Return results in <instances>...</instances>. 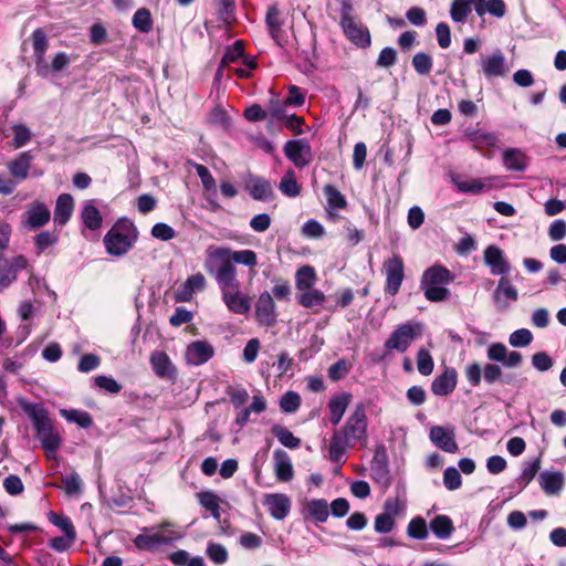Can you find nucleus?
I'll use <instances>...</instances> for the list:
<instances>
[{
  "label": "nucleus",
  "mask_w": 566,
  "mask_h": 566,
  "mask_svg": "<svg viewBox=\"0 0 566 566\" xmlns=\"http://www.w3.org/2000/svg\"><path fill=\"white\" fill-rule=\"evenodd\" d=\"M368 419L366 406L359 402L347 418L345 424L335 431L329 441V460L332 462H345V453L356 443L365 447L368 441Z\"/></svg>",
  "instance_id": "obj_1"
},
{
  "label": "nucleus",
  "mask_w": 566,
  "mask_h": 566,
  "mask_svg": "<svg viewBox=\"0 0 566 566\" xmlns=\"http://www.w3.org/2000/svg\"><path fill=\"white\" fill-rule=\"evenodd\" d=\"M207 261L205 269L208 273H221V270L231 268L233 276L237 277L234 263L254 268L258 264L256 253L252 250L233 251L229 248L210 247L206 251Z\"/></svg>",
  "instance_id": "obj_2"
},
{
  "label": "nucleus",
  "mask_w": 566,
  "mask_h": 566,
  "mask_svg": "<svg viewBox=\"0 0 566 566\" xmlns=\"http://www.w3.org/2000/svg\"><path fill=\"white\" fill-rule=\"evenodd\" d=\"M222 294V301L228 310L234 314L244 315L251 310V298L240 291V282L233 276L231 268L221 270V273H210Z\"/></svg>",
  "instance_id": "obj_3"
},
{
  "label": "nucleus",
  "mask_w": 566,
  "mask_h": 566,
  "mask_svg": "<svg viewBox=\"0 0 566 566\" xmlns=\"http://www.w3.org/2000/svg\"><path fill=\"white\" fill-rule=\"evenodd\" d=\"M24 410L33 423L42 448L50 458H54L56 450L61 446V438L53 429L48 410L40 403L28 405Z\"/></svg>",
  "instance_id": "obj_4"
},
{
  "label": "nucleus",
  "mask_w": 566,
  "mask_h": 566,
  "mask_svg": "<svg viewBox=\"0 0 566 566\" xmlns=\"http://www.w3.org/2000/svg\"><path fill=\"white\" fill-rule=\"evenodd\" d=\"M453 280L454 275L447 268L432 265L423 272L420 286L428 301L442 302L450 296V291L446 285Z\"/></svg>",
  "instance_id": "obj_5"
},
{
  "label": "nucleus",
  "mask_w": 566,
  "mask_h": 566,
  "mask_svg": "<svg viewBox=\"0 0 566 566\" xmlns=\"http://www.w3.org/2000/svg\"><path fill=\"white\" fill-rule=\"evenodd\" d=\"M171 527L170 522H164L158 526L144 527L133 539V543L138 549L148 552H154L160 546L171 545L182 537L179 531Z\"/></svg>",
  "instance_id": "obj_6"
},
{
  "label": "nucleus",
  "mask_w": 566,
  "mask_h": 566,
  "mask_svg": "<svg viewBox=\"0 0 566 566\" xmlns=\"http://www.w3.org/2000/svg\"><path fill=\"white\" fill-rule=\"evenodd\" d=\"M138 231L133 222L123 220L116 222L104 237V244L108 254L122 256L126 254L137 241Z\"/></svg>",
  "instance_id": "obj_7"
},
{
  "label": "nucleus",
  "mask_w": 566,
  "mask_h": 566,
  "mask_svg": "<svg viewBox=\"0 0 566 566\" xmlns=\"http://www.w3.org/2000/svg\"><path fill=\"white\" fill-rule=\"evenodd\" d=\"M464 375L472 387H478L482 377L489 386L495 382L511 384L514 378L512 375L504 376L501 366L493 363H488L483 367L476 361L471 363L465 367Z\"/></svg>",
  "instance_id": "obj_8"
},
{
  "label": "nucleus",
  "mask_w": 566,
  "mask_h": 566,
  "mask_svg": "<svg viewBox=\"0 0 566 566\" xmlns=\"http://www.w3.org/2000/svg\"><path fill=\"white\" fill-rule=\"evenodd\" d=\"M422 325L408 322L399 325L388 337L385 347L389 350L405 353L411 343L421 336Z\"/></svg>",
  "instance_id": "obj_9"
},
{
  "label": "nucleus",
  "mask_w": 566,
  "mask_h": 566,
  "mask_svg": "<svg viewBox=\"0 0 566 566\" xmlns=\"http://www.w3.org/2000/svg\"><path fill=\"white\" fill-rule=\"evenodd\" d=\"M482 74L485 78L504 77L509 73V65L503 52L497 49L491 54L482 55L479 61Z\"/></svg>",
  "instance_id": "obj_10"
},
{
  "label": "nucleus",
  "mask_w": 566,
  "mask_h": 566,
  "mask_svg": "<svg viewBox=\"0 0 566 566\" xmlns=\"http://www.w3.org/2000/svg\"><path fill=\"white\" fill-rule=\"evenodd\" d=\"M403 269V261L401 256L397 254L392 255L384 263V271L386 275L385 290L388 294L394 296L399 292L405 279Z\"/></svg>",
  "instance_id": "obj_11"
},
{
  "label": "nucleus",
  "mask_w": 566,
  "mask_h": 566,
  "mask_svg": "<svg viewBox=\"0 0 566 566\" xmlns=\"http://www.w3.org/2000/svg\"><path fill=\"white\" fill-rule=\"evenodd\" d=\"M50 218L51 212L48 207L41 201H33L22 216V224L29 230H35L45 226Z\"/></svg>",
  "instance_id": "obj_12"
},
{
  "label": "nucleus",
  "mask_w": 566,
  "mask_h": 566,
  "mask_svg": "<svg viewBox=\"0 0 566 566\" xmlns=\"http://www.w3.org/2000/svg\"><path fill=\"white\" fill-rule=\"evenodd\" d=\"M429 437L431 442L444 452L455 453L459 450L454 428L452 426H433L430 429Z\"/></svg>",
  "instance_id": "obj_13"
},
{
  "label": "nucleus",
  "mask_w": 566,
  "mask_h": 566,
  "mask_svg": "<svg viewBox=\"0 0 566 566\" xmlns=\"http://www.w3.org/2000/svg\"><path fill=\"white\" fill-rule=\"evenodd\" d=\"M284 154L296 167H305L312 160L311 146L304 139L289 140Z\"/></svg>",
  "instance_id": "obj_14"
},
{
  "label": "nucleus",
  "mask_w": 566,
  "mask_h": 566,
  "mask_svg": "<svg viewBox=\"0 0 566 566\" xmlns=\"http://www.w3.org/2000/svg\"><path fill=\"white\" fill-rule=\"evenodd\" d=\"M255 314L260 324L273 326L276 322V307L273 296L268 291L262 292L255 304Z\"/></svg>",
  "instance_id": "obj_15"
},
{
  "label": "nucleus",
  "mask_w": 566,
  "mask_h": 566,
  "mask_svg": "<svg viewBox=\"0 0 566 566\" xmlns=\"http://www.w3.org/2000/svg\"><path fill=\"white\" fill-rule=\"evenodd\" d=\"M484 263L490 268L493 275L505 276L511 268L503 251L496 245H489L483 253Z\"/></svg>",
  "instance_id": "obj_16"
},
{
  "label": "nucleus",
  "mask_w": 566,
  "mask_h": 566,
  "mask_svg": "<svg viewBox=\"0 0 566 566\" xmlns=\"http://www.w3.org/2000/svg\"><path fill=\"white\" fill-rule=\"evenodd\" d=\"M493 301L499 311L506 310L511 303L518 298V292L514 285L505 277H501L497 286L493 291Z\"/></svg>",
  "instance_id": "obj_17"
},
{
  "label": "nucleus",
  "mask_w": 566,
  "mask_h": 566,
  "mask_svg": "<svg viewBox=\"0 0 566 566\" xmlns=\"http://www.w3.org/2000/svg\"><path fill=\"white\" fill-rule=\"evenodd\" d=\"M472 7L478 15L485 14L484 0H454L451 4L450 15L454 22H465Z\"/></svg>",
  "instance_id": "obj_18"
},
{
  "label": "nucleus",
  "mask_w": 566,
  "mask_h": 566,
  "mask_svg": "<svg viewBox=\"0 0 566 566\" xmlns=\"http://www.w3.org/2000/svg\"><path fill=\"white\" fill-rule=\"evenodd\" d=\"M214 355V348L206 340H195L187 346L186 360L189 365L199 366Z\"/></svg>",
  "instance_id": "obj_19"
},
{
  "label": "nucleus",
  "mask_w": 566,
  "mask_h": 566,
  "mask_svg": "<svg viewBox=\"0 0 566 566\" xmlns=\"http://www.w3.org/2000/svg\"><path fill=\"white\" fill-rule=\"evenodd\" d=\"M28 261L23 255H17L11 260L3 258V264L0 266V287H8L18 276L19 271L25 269Z\"/></svg>",
  "instance_id": "obj_20"
},
{
  "label": "nucleus",
  "mask_w": 566,
  "mask_h": 566,
  "mask_svg": "<svg viewBox=\"0 0 566 566\" xmlns=\"http://www.w3.org/2000/svg\"><path fill=\"white\" fill-rule=\"evenodd\" d=\"M206 277L202 273H196L187 277V280L176 291L175 298L177 302H189L193 294L206 289Z\"/></svg>",
  "instance_id": "obj_21"
},
{
  "label": "nucleus",
  "mask_w": 566,
  "mask_h": 566,
  "mask_svg": "<svg viewBox=\"0 0 566 566\" xmlns=\"http://www.w3.org/2000/svg\"><path fill=\"white\" fill-rule=\"evenodd\" d=\"M32 43L34 49L36 72L41 76H46L49 73V65L44 61V54L48 49V38L42 29H35L32 32Z\"/></svg>",
  "instance_id": "obj_22"
},
{
  "label": "nucleus",
  "mask_w": 566,
  "mask_h": 566,
  "mask_svg": "<svg viewBox=\"0 0 566 566\" xmlns=\"http://www.w3.org/2000/svg\"><path fill=\"white\" fill-rule=\"evenodd\" d=\"M264 505L268 507L271 516L277 521L284 520L291 510V500L282 493L266 494Z\"/></svg>",
  "instance_id": "obj_23"
},
{
  "label": "nucleus",
  "mask_w": 566,
  "mask_h": 566,
  "mask_svg": "<svg viewBox=\"0 0 566 566\" xmlns=\"http://www.w3.org/2000/svg\"><path fill=\"white\" fill-rule=\"evenodd\" d=\"M340 27L347 39L356 46L361 49L370 46L371 39L367 27L363 25L359 22H356L355 20Z\"/></svg>",
  "instance_id": "obj_24"
},
{
  "label": "nucleus",
  "mask_w": 566,
  "mask_h": 566,
  "mask_svg": "<svg viewBox=\"0 0 566 566\" xmlns=\"http://www.w3.org/2000/svg\"><path fill=\"white\" fill-rule=\"evenodd\" d=\"M458 382V374L454 368H446L444 371L437 376L431 382V391L436 396H448L451 394Z\"/></svg>",
  "instance_id": "obj_25"
},
{
  "label": "nucleus",
  "mask_w": 566,
  "mask_h": 566,
  "mask_svg": "<svg viewBox=\"0 0 566 566\" xmlns=\"http://www.w3.org/2000/svg\"><path fill=\"white\" fill-rule=\"evenodd\" d=\"M273 460L276 479L281 482H290L294 476V470L287 452L276 449L273 453Z\"/></svg>",
  "instance_id": "obj_26"
},
{
  "label": "nucleus",
  "mask_w": 566,
  "mask_h": 566,
  "mask_svg": "<svg viewBox=\"0 0 566 566\" xmlns=\"http://www.w3.org/2000/svg\"><path fill=\"white\" fill-rule=\"evenodd\" d=\"M538 483L547 495H555L564 488L565 478L560 471H543L538 475Z\"/></svg>",
  "instance_id": "obj_27"
},
{
  "label": "nucleus",
  "mask_w": 566,
  "mask_h": 566,
  "mask_svg": "<svg viewBox=\"0 0 566 566\" xmlns=\"http://www.w3.org/2000/svg\"><path fill=\"white\" fill-rule=\"evenodd\" d=\"M371 478L377 482H386L388 480V459L385 447L380 446L375 450L370 462Z\"/></svg>",
  "instance_id": "obj_28"
},
{
  "label": "nucleus",
  "mask_w": 566,
  "mask_h": 566,
  "mask_svg": "<svg viewBox=\"0 0 566 566\" xmlns=\"http://www.w3.org/2000/svg\"><path fill=\"white\" fill-rule=\"evenodd\" d=\"M73 209V197L69 193L60 195L54 209V223L59 227L65 226L72 216Z\"/></svg>",
  "instance_id": "obj_29"
},
{
  "label": "nucleus",
  "mask_w": 566,
  "mask_h": 566,
  "mask_svg": "<svg viewBox=\"0 0 566 566\" xmlns=\"http://www.w3.org/2000/svg\"><path fill=\"white\" fill-rule=\"evenodd\" d=\"M352 395L349 392H343L340 395H334L328 401V410L331 413L329 420L336 426L340 422L346 409L350 402Z\"/></svg>",
  "instance_id": "obj_30"
},
{
  "label": "nucleus",
  "mask_w": 566,
  "mask_h": 566,
  "mask_svg": "<svg viewBox=\"0 0 566 566\" xmlns=\"http://www.w3.org/2000/svg\"><path fill=\"white\" fill-rule=\"evenodd\" d=\"M503 165L510 171H524L528 164V158L518 148H507L503 151Z\"/></svg>",
  "instance_id": "obj_31"
},
{
  "label": "nucleus",
  "mask_w": 566,
  "mask_h": 566,
  "mask_svg": "<svg viewBox=\"0 0 566 566\" xmlns=\"http://www.w3.org/2000/svg\"><path fill=\"white\" fill-rule=\"evenodd\" d=\"M32 160L33 156L30 151L19 154V156L9 164L8 168L10 174L20 180H24L29 175Z\"/></svg>",
  "instance_id": "obj_32"
},
{
  "label": "nucleus",
  "mask_w": 566,
  "mask_h": 566,
  "mask_svg": "<svg viewBox=\"0 0 566 566\" xmlns=\"http://www.w3.org/2000/svg\"><path fill=\"white\" fill-rule=\"evenodd\" d=\"M249 190L251 197L259 201L269 200L273 195L270 181L260 177L251 179Z\"/></svg>",
  "instance_id": "obj_33"
},
{
  "label": "nucleus",
  "mask_w": 566,
  "mask_h": 566,
  "mask_svg": "<svg viewBox=\"0 0 566 566\" xmlns=\"http://www.w3.org/2000/svg\"><path fill=\"white\" fill-rule=\"evenodd\" d=\"M430 528L432 533L440 539L449 538L454 531L452 520L447 515L436 516L430 522Z\"/></svg>",
  "instance_id": "obj_34"
},
{
  "label": "nucleus",
  "mask_w": 566,
  "mask_h": 566,
  "mask_svg": "<svg viewBox=\"0 0 566 566\" xmlns=\"http://www.w3.org/2000/svg\"><path fill=\"white\" fill-rule=\"evenodd\" d=\"M316 282V273L313 266L303 265L296 271L295 286L298 291L310 290Z\"/></svg>",
  "instance_id": "obj_35"
},
{
  "label": "nucleus",
  "mask_w": 566,
  "mask_h": 566,
  "mask_svg": "<svg viewBox=\"0 0 566 566\" xmlns=\"http://www.w3.org/2000/svg\"><path fill=\"white\" fill-rule=\"evenodd\" d=\"M541 469V458L537 457L532 461H526L523 463V470L518 478L516 479V483L521 490L525 489L528 483L535 478L538 470Z\"/></svg>",
  "instance_id": "obj_36"
},
{
  "label": "nucleus",
  "mask_w": 566,
  "mask_h": 566,
  "mask_svg": "<svg viewBox=\"0 0 566 566\" xmlns=\"http://www.w3.org/2000/svg\"><path fill=\"white\" fill-rule=\"evenodd\" d=\"M150 364L155 374L159 377L169 376L172 369L168 355L164 352H155L150 356Z\"/></svg>",
  "instance_id": "obj_37"
},
{
  "label": "nucleus",
  "mask_w": 566,
  "mask_h": 566,
  "mask_svg": "<svg viewBox=\"0 0 566 566\" xmlns=\"http://www.w3.org/2000/svg\"><path fill=\"white\" fill-rule=\"evenodd\" d=\"M306 511L318 523L326 522L329 515L328 504L324 499L308 501L306 503Z\"/></svg>",
  "instance_id": "obj_38"
},
{
  "label": "nucleus",
  "mask_w": 566,
  "mask_h": 566,
  "mask_svg": "<svg viewBox=\"0 0 566 566\" xmlns=\"http://www.w3.org/2000/svg\"><path fill=\"white\" fill-rule=\"evenodd\" d=\"M81 217H82L83 223L90 230L95 231V230L99 229L102 226L101 212L95 206H93L91 203H86L83 207Z\"/></svg>",
  "instance_id": "obj_39"
},
{
  "label": "nucleus",
  "mask_w": 566,
  "mask_h": 566,
  "mask_svg": "<svg viewBox=\"0 0 566 566\" xmlns=\"http://www.w3.org/2000/svg\"><path fill=\"white\" fill-rule=\"evenodd\" d=\"M272 433L277 438L282 446L289 449H297L301 446V440L295 437L291 430L283 426H273Z\"/></svg>",
  "instance_id": "obj_40"
},
{
  "label": "nucleus",
  "mask_w": 566,
  "mask_h": 566,
  "mask_svg": "<svg viewBox=\"0 0 566 566\" xmlns=\"http://www.w3.org/2000/svg\"><path fill=\"white\" fill-rule=\"evenodd\" d=\"M279 189L283 195L290 198L297 197L301 193V186L296 181L293 170L286 171L280 181Z\"/></svg>",
  "instance_id": "obj_41"
},
{
  "label": "nucleus",
  "mask_w": 566,
  "mask_h": 566,
  "mask_svg": "<svg viewBox=\"0 0 566 566\" xmlns=\"http://www.w3.org/2000/svg\"><path fill=\"white\" fill-rule=\"evenodd\" d=\"M468 139L473 143L475 148L494 146L497 142V137L493 133L483 132L480 129L468 130Z\"/></svg>",
  "instance_id": "obj_42"
},
{
  "label": "nucleus",
  "mask_w": 566,
  "mask_h": 566,
  "mask_svg": "<svg viewBox=\"0 0 566 566\" xmlns=\"http://www.w3.org/2000/svg\"><path fill=\"white\" fill-rule=\"evenodd\" d=\"M326 300L325 294L319 290H305L298 296V303L306 308L322 305Z\"/></svg>",
  "instance_id": "obj_43"
},
{
  "label": "nucleus",
  "mask_w": 566,
  "mask_h": 566,
  "mask_svg": "<svg viewBox=\"0 0 566 566\" xmlns=\"http://www.w3.org/2000/svg\"><path fill=\"white\" fill-rule=\"evenodd\" d=\"M324 195L327 200V205L334 209H344L347 206V201L344 195L333 185H326L323 188Z\"/></svg>",
  "instance_id": "obj_44"
},
{
  "label": "nucleus",
  "mask_w": 566,
  "mask_h": 566,
  "mask_svg": "<svg viewBox=\"0 0 566 566\" xmlns=\"http://www.w3.org/2000/svg\"><path fill=\"white\" fill-rule=\"evenodd\" d=\"M199 503L209 511L214 518L220 517L219 497L211 491L198 494Z\"/></svg>",
  "instance_id": "obj_45"
},
{
  "label": "nucleus",
  "mask_w": 566,
  "mask_h": 566,
  "mask_svg": "<svg viewBox=\"0 0 566 566\" xmlns=\"http://www.w3.org/2000/svg\"><path fill=\"white\" fill-rule=\"evenodd\" d=\"M133 25L140 32L147 33L153 28V19L148 9L140 8L133 15Z\"/></svg>",
  "instance_id": "obj_46"
},
{
  "label": "nucleus",
  "mask_w": 566,
  "mask_h": 566,
  "mask_svg": "<svg viewBox=\"0 0 566 566\" xmlns=\"http://www.w3.org/2000/svg\"><path fill=\"white\" fill-rule=\"evenodd\" d=\"M407 534L411 538L426 539L429 533L424 518L413 517L407 526Z\"/></svg>",
  "instance_id": "obj_47"
},
{
  "label": "nucleus",
  "mask_w": 566,
  "mask_h": 566,
  "mask_svg": "<svg viewBox=\"0 0 566 566\" xmlns=\"http://www.w3.org/2000/svg\"><path fill=\"white\" fill-rule=\"evenodd\" d=\"M49 521L57 526L69 538L76 537L75 528L69 517L51 512L49 514Z\"/></svg>",
  "instance_id": "obj_48"
},
{
  "label": "nucleus",
  "mask_w": 566,
  "mask_h": 566,
  "mask_svg": "<svg viewBox=\"0 0 566 566\" xmlns=\"http://www.w3.org/2000/svg\"><path fill=\"white\" fill-rule=\"evenodd\" d=\"M59 241V232L42 231L34 238L38 254L54 245Z\"/></svg>",
  "instance_id": "obj_49"
},
{
  "label": "nucleus",
  "mask_w": 566,
  "mask_h": 566,
  "mask_svg": "<svg viewBox=\"0 0 566 566\" xmlns=\"http://www.w3.org/2000/svg\"><path fill=\"white\" fill-rule=\"evenodd\" d=\"M63 416L70 422H75L80 427L87 429L93 424V419L87 411L82 410H63Z\"/></svg>",
  "instance_id": "obj_50"
},
{
  "label": "nucleus",
  "mask_w": 566,
  "mask_h": 566,
  "mask_svg": "<svg viewBox=\"0 0 566 566\" xmlns=\"http://www.w3.org/2000/svg\"><path fill=\"white\" fill-rule=\"evenodd\" d=\"M432 59L424 52L416 53L412 57V66L419 75H427L432 70Z\"/></svg>",
  "instance_id": "obj_51"
},
{
  "label": "nucleus",
  "mask_w": 566,
  "mask_h": 566,
  "mask_svg": "<svg viewBox=\"0 0 566 566\" xmlns=\"http://www.w3.org/2000/svg\"><path fill=\"white\" fill-rule=\"evenodd\" d=\"M433 359L431 354L426 348H420L417 354V368L423 376H429L433 371Z\"/></svg>",
  "instance_id": "obj_52"
},
{
  "label": "nucleus",
  "mask_w": 566,
  "mask_h": 566,
  "mask_svg": "<svg viewBox=\"0 0 566 566\" xmlns=\"http://www.w3.org/2000/svg\"><path fill=\"white\" fill-rule=\"evenodd\" d=\"M301 406V397L295 391L285 392L280 399V408L283 412L293 413L297 411Z\"/></svg>",
  "instance_id": "obj_53"
},
{
  "label": "nucleus",
  "mask_w": 566,
  "mask_h": 566,
  "mask_svg": "<svg viewBox=\"0 0 566 566\" xmlns=\"http://www.w3.org/2000/svg\"><path fill=\"white\" fill-rule=\"evenodd\" d=\"M265 22L269 27L271 36L276 39L283 24V21L280 18V11L276 7L273 6L268 9Z\"/></svg>",
  "instance_id": "obj_54"
},
{
  "label": "nucleus",
  "mask_w": 566,
  "mask_h": 566,
  "mask_svg": "<svg viewBox=\"0 0 566 566\" xmlns=\"http://www.w3.org/2000/svg\"><path fill=\"white\" fill-rule=\"evenodd\" d=\"M533 340V334L527 328L514 331L509 338L510 345L513 347H526Z\"/></svg>",
  "instance_id": "obj_55"
},
{
  "label": "nucleus",
  "mask_w": 566,
  "mask_h": 566,
  "mask_svg": "<svg viewBox=\"0 0 566 566\" xmlns=\"http://www.w3.org/2000/svg\"><path fill=\"white\" fill-rule=\"evenodd\" d=\"M443 484L449 491H455L461 486L462 478L458 469L449 467L444 470Z\"/></svg>",
  "instance_id": "obj_56"
},
{
  "label": "nucleus",
  "mask_w": 566,
  "mask_h": 566,
  "mask_svg": "<svg viewBox=\"0 0 566 566\" xmlns=\"http://www.w3.org/2000/svg\"><path fill=\"white\" fill-rule=\"evenodd\" d=\"M94 385L109 394H118L122 390V385L114 378L104 375L96 376L94 378Z\"/></svg>",
  "instance_id": "obj_57"
},
{
  "label": "nucleus",
  "mask_w": 566,
  "mask_h": 566,
  "mask_svg": "<svg viewBox=\"0 0 566 566\" xmlns=\"http://www.w3.org/2000/svg\"><path fill=\"white\" fill-rule=\"evenodd\" d=\"M207 555L216 564H223L229 557L227 548L218 543H211L208 545Z\"/></svg>",
  "instance_id": "obj_58"
},
{
  "label": "nucleus",
  "mask_w": 566,
  "mask_h": 566,
  "mask_svg": "<svg viewBox=\"0 0 566 566\" xmlns=\"http://www.w3.org/2000/svg\"><path fill=\"white\" fill-rule=\"evenodd\" d=\"M349 369L347 360L339 359L328 368V377L333 381H339L347 376Z\"/></svg>",
  "instance_id": "obj_59"
},
{
  "label": "nucleus",
  "mask_w": 566,
  "mask_h": 566,
  "mask_svg": "<svg viewBox=\"0 0 566 566\" xmlns=\"http://www.w3.org/2000/svg\"><path fill=\"white\" fill-rule=\"evenodd\" d=\"M151 235L161 241H169L174 239L177 233L172 227L165 222H158L151 228Z\"/></svg>",
  "instance_id": "obj_60"
},
{
  "label": "nucleus",
  "mask_w": 566,
  "mask_h": 566,
  "mask_svg": "<svg viewBox=\"0 0 566 566\" xmlns=\"http://www.w3.org/2000/svg\"><path fill=\"white\" fill-rule=\"evenodd\" d=\"M395 518L385 513H380L375 517L374 528L379 534L390 533L395 528Z\"/></svg>",
  "instance_id": "obj_61"
},
{
  "label": "nucleus",
  "mask_w": 566,
  "mask_h": 566,
  "mask_svg": "<svg viewBox=\"0 0 566 566\" xmlns=\"http://www.w3.org/2000/svg\"><path fill=\"white\" fill-rule=\"evenodd\" d=\"M193 167L201 180L203 188L207 190H216L217 184L209 169L201 164H193Z\"/></svg>",
  "instance_id": "obj_62"
},
{
  "label": "nucleus",
  "mask_w": 566,
  "mask_h": 566,
  "mask_svg": "<svg viewBox=\"0 0 566 566\" xmlns=\"http://www.w3.org/2000/svg\"><path fill=\"white\" fill-rule=\"evenodd\" d=\"M240 545L249 551L260 548L263 544V539L260 535L252 532H244L239 538Z\"/></svg>",
  "instance_id": "obj_63"
},
{
  "label": "nucleus",
  "mask_w": 566,
  "mask_h": 566,
  "mask_svg": "<svg viewBox=\"0 0 566 566\" xmlns=\"http://www.w3.org/2000/svg\"><path fill=\"white\" fill-rule=\"evenodd\" d=\"M3 488L7 491V493L13 496L20 495L24 490L22 480L20 479V476L15 474H10L4 479Z\"/></svg>",
  "instance_id": "obj_64"
}]
</instances>
